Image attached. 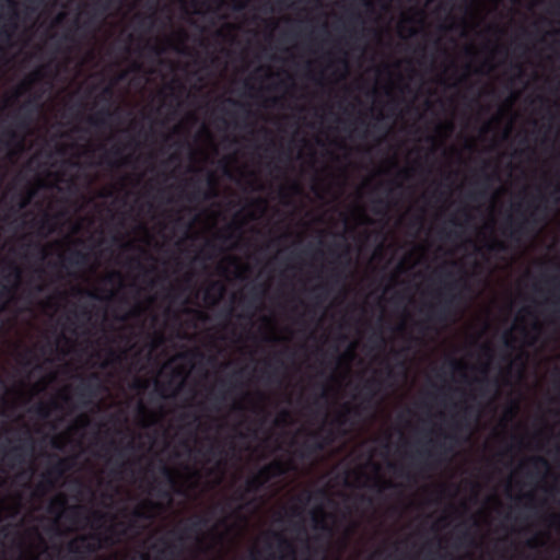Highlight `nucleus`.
Segmentation results:
<instances>
[{
	"instance_id": "49530a36",
	"label": "nucleus",
	"mask_w": 560,
	"mask_h": 560,
	"mask_svg": "<svg viewBox=\"0 0 560 560\" xmlns=\"http://www.w3.org/2000/svg\"><path fill=\"white\" fill-rule=\"evenodd\" d=\"M82 510V506L80 505H73L69 509L70 513L73 515V516H77L79 514V512Z\"/></svg>"
},
{
	"instance_id": "4c0bfd02",
	"label": "nucleus",
	"mask_w": 560,
	"mask_h": 560,
	"mask_svg": "<svg viewBox=\"0 0 560 560\" xmlns=\"http://www.w3.org/2000/svg\"><path fill=\"white\" fill-rule=\"evenodd\" d=\"M330 279L335 282V283H339L340 280H341V272L338 270V269H334L331 275H330Z\"/></svg>"
},
{
	"instance_id": "c85d7f7f",
	"label": "nucleus",
	"mask_w": 560,
	"mask_h": 560,
	"mask_svg": "<svg viewBox=\"0 0 560 560\" xmlns=\"http://www.w3.org/2000/svg\"><path fill=\"white\" fill-rule=\"evenodd\" d=\"M40 230H47L48 232L52 231L51 228V219L46 214L43 220L39 222Z\"/></svg>"
},
{
	"instance_id": "423d86ee",
	"label": "nucleus",
	"mask_w": 560,
	"mask_h": 560,
	"mask_svg": "<svg viewBox=\"0 0 560 560\" xmlns=\"http://www.w3.org/2000/svg\"><path fill=\"white\" fill-rule=\"evenodd\" d=\"M77 394L81 398L92 399L103 389L101 377L97 373H91L88 377L82 378L77 386Z\"/></svg>"
},
{
	"instance_id": "dca6fc26",
	"label": "nucleus",
	"mask_w": 560,
	"mask_h": 560,
	"mask_svg": "<svg viewBox=\"0 0 560 560\" xmlns=\"http://www.w3.org/2000/svg\"><path fill=\"white\" fill-rule=\"evenodd\" d=\"M31 103L32 101L25 102L13 117L15 126L22 130L27 129L30 126V115L27 113V108Z\"/></svg>"
},
{
	"instance_id": "de8ad7c7",
	"label": "nucleus",
	"mask_w": 560,
	"mask_h": 560,
	"mask_svg": "<svg viewBox=\"0 0 560 560\" xmlns=\"http://www.w3.org/2000/svg\"><path fill=\"white\" fill-rule=\"evenodd\" d=\"M483 196H485L483 191H477V192L469 194V198L472 200H477L479 197H483Z\"/></svg>"
},
{
	"instance_id": "37998d69",
	"label": "nucleus",
	"mask_w": 560,
	"mask_h": 560,
	"mask_svg": "<svg viewBox=\"0 0 560 560\" xmlns=\"http://www.w3.org/2000/svg\"><path fill=\"white\" fill-rule=\"evenodd\" d=\"M121 153H122V149H121L120 147H115V148H113V149H112V150L106 154V156H107L108 154H113V155H115V156H120V155H121Z\"/></svg>"
},
{
	"instance_id": "ddd939ff",
	"label": "nucleus",
	"mask_w": 560,
	"mask_h": 560,
	"mask_svg": "<svg viewBox=\"0 0 560 560\" xmlns=\"http://www.w3.org/2000/svg\"><path fill=\"white\" fill-rule=\"evenodd\" d=\"M261 468L270 479L281 477L288 471L287 464L280 459H275Z\"/></svg>"
},
{
	"instance_id": "2f4dec72",
	"label": "nucleus",
	"mask_w": 560,
	"mask_h": 560,
	"mask_svg": "<svg viewBox=\"0 0 560 560\" xmlns=\"http://www.w3.org/2000/svg\"><path fill=\"white\" fill-rule=\"evenodd\" d=\"M374 205H375V207H374V212L375 213H381V209L380 208L387 207V202L384 199H382V198H378V199L374 200Z\"/></svg>"
},
{
	"instance_id": "a19ab883",
	"label": "nucleus",
	"mask_w": 560,
	"mask_h": 560,
	"mask_svg": "<svg viewBox=\"0 0 560 560\" xmlns=\"http://www.w3.org/2000/svg\"><path fill=\"white\" fill-rule=\"evenodd\" d=\"M264 292H265L264 289L258 291V289L256 287L252 289V295L255 300H259L262 296Z\"/></svg>"
},
{
	"instance_id": "6e6552de",
	"label": "nucleus",
	"mask_w": 560,
	"mask_h": 560,
	"mask_svg": "<svg viewBox=\"0 0 560 560\" xmlns=\"http://www.w3.org/2000/svg\"><path fill=\"white\" fill-rule=\"evenodd\" d=\"M71 467L72 460L70 458H58L44 475L45 483L48 487H52L55 485L54 481L63 477Z\"/></svg>"
},
{
	"instance_id": "cd10ccee",
	"label": "nucleus",
	"mask_w": 560,
	"mask_h": 560,
	"mask_svg": "<svg viewBox=\"0 0 560 560\" xmlns=\"http://www.w3.org/2000/svg\"><path fill=\"white\" fill-rule=\"evenodd\" d=\"M530 462L535 467H544L546 469L549 467L547 459L541 456L533 457Z\"/></svg>"
},
{
	"instance_id": "6ab92c4d",
	"label": "nucleus",
	"mask_w": 560,
	"mask_h": 560,
	"mask_svg": "<svg viewBox=\"0 0 560 560\" xmlns=\"http://www.w3.org/2000/svg\"><path fill=\"white\" fill-rule=\"evenodd\" d=\"M160 472L162 477L165 479L166 483L170 486V488L175 490L178 483L175 471L167 465L163 464L160 467Z\"/></svg>"
},
{
	"instance_id": "4468645a",
	"label": "nucleus",
	"mask_w": 560,
	"mask_h": 560,
	"mask_svg": "<svg viewBox=\"0 0 560 560\" xmlns=\"http://www.w3.org/2000/svg\"><path fill=\"white\" fill-rule=\"evenodd\" d=\"M327 514L325 513L323 508H317L312 512V521L315 529H319L326 532L327 534H331V528L328 526L326 522Z\"/></svg>"
},
{
	"instance_id": "9d476101",
	"label": "nucleus",
	"mask_w": 560,
	"mask_h": 560,
	"mask_svg": "<svg viewBox=\"0 0 560 560\" xmlns=\"http://www.w3.org/2000/svg\"><path fill=\"white\" fill-rule=\"evenodd\" d=\"M271 479L262 472V468H260L255 475L250 476L245 482V492L246 493H257L265 488V486Z\"/></svg>"
},
{
	"instance_id": "20e7f679",
	"label": "nucleus",
	"mask_w": 560,
	"mask_h": 560,
	"mask_svg": "<svg viewBox=\"0 0 560 560\" xmlns=\"http://www.w3.org/2000/svg\"><path fill=\"white\" fill-rule=\"evenodd\" d=\"M336 435L331 429L314 432L311 439L303 445L304 451L308 454H315L325 450L326 446L335 442Z\"/></svg>"
},
{
	"instance_id": "f257e3e1",
	"label": "nucleus",
	"mask_w": 560,
	"mask_h": 560,
	"mask_svg": "<svg viewBox=\"0 0 560 560\" xmlns=\"http://www.w3.org/2000/svg\"><path fill=\"white\" fill-rule=\"evenodd\" d=\"M462 285H466V279L445 283V292L439 294L443 299L438 305H431L428 310L429 320L443 323L450 317L452 313V305L456 300V295L448 293Z\"/></svg>"
},
{
	"instance_id": "69168bd1",
	"label": "nucleus",
	"mask_w": 560,
	"mask_h": 560,
	"mask_svg": "<svg viewBox=\"0 0 560 560\" xmlns=\"http://www.w3.org/2000/svg\"><path fill=\"white\" fill-rule=\"evenodd\" d=\"M62 399H63L65 402H68L70 400V397L68 395H63Z\"/></svg>"
},
{
	"instance_id": "ea45409f",
	"label": "nucleus",
	"mask_w": 560,
	"mask_h": 560,
	"mask_svg": "<svg viewBox=\"0 0 560 560\" xmlns=\"http://www.w3.org/2000/svg\"><path fill=\"white\" fill-rule=\"evenodd\" d=\"M208 452L212 455H221L223 453L220 445H211L208 450Z\"/></svg>"
},
{
	"instance_id": "412c9836",
	"label": "nucleus",
	"mask_w": 560,
	"mask_h": 560,
	"mask_svg": "<svg viewBox=\"0 0 560 560\" xmlns=\"http://www.w3.org/2000/svg\"><path fill=\"white\" fill-rule=\"evenodd\" d=\"M2 135L8 138L5 142L7 147H11L12 144H16L20 149L23 147V138L20 137L15 130L8 128L3 130Z\"/></svg>"
},
{
	"instance_id": "c9c22d12",
	"label": "nucleus",
	"mask_w": 560,
	"mask_h": 560,
	"mask_svg": "<svg viewBox=\"0 0 560 560\" xmlns=\"http://www.w3.org/2000/svg\"><path fill=\"white\" fill-rule=\"evenodd\" d=\"M153 20H154L153 15H150L148 18H141V19H139V25L145 26L147 22L149 21V27H151L153 25Z\"/></svg>"
},
{
	"instance_id": "79ce46f5",
	"label": "nucleus",
	"mask_w": 560,
	"mask_h": 560,
	"mask_svg": "<svg viewBox=\"0 0 560 560\" xmlns=\"http://www.w3.org/2000/svg\"><path fill=\"white\" fill-rule=\"evenodd\" d=\"M418 456L419 457H427V458H433L434 457V453L431 452V451H425V450H421L418 452Z\"/></svg>"
},
{
	"instance_id": "4be33fe9",
	"label": "nucleus",
	"mask_w": 560,
	"mask_h": 560,
	"mask_svg": "<svg viewBox=\"0 0 560 560\" xmlns=\"http://www.w3.org/2000/svg\"><path fill=\"white\" fill-rule=\"evenodd\" d=\"M217 196V192L214 189H211L209 192L202 191L200 187H197L189 196V200H200V199H208L211 197Z\"/></svg>"
},
{
	"instance_id": "4d7b16f0",
	"label": "nucleus",
	"mask_w": 560,
	"mask_h": 560,
	"mask_svg": "<svg viewBox=\"0 0 560 560\" xmlns=\"http://www.w3.org/2000/svg\"><path fill=\"white\" fill-rule=\"evenodd\" d=\"M103 95H104V96H107V97L112 96V89H110V88H106V89H104V91H103Z\"/></svg>"
},
{
	"instance_id": "f03ea898",
	"label": "nucleus",
	"mask_w": 560,
	"mask_h": 560,
	"mask_svg": "<svg viewBox=\"0 0 560 560\" xmlns=\"http://www.w3.org/2000/svg\"><path fill=\"white\" fill-rule=\"evenodd\" d=\"M90 539L101 541L98 535L79 536L67 544V553L72 557V560H83L91 553L95 552L100 546L92 544Z\"/></svg>"
},
{
	"instance_id": "6e6d98bb",
	"label": "nucleus",
	"mask_w": 560,
	"mask_h": 560,
	"mask_svg": "<svg viewBox=\"0 0 560 560\" xmlns=\"http://www.w3.org/2000/svg\"><path fill=\"white\" fill-rule=\"evenodd\" d=\"M452 429H453L454 431H456V432H457V431H459V430H460V423H459L458 421H454V422L452 423Z\"/></svg>"
},
{
	"instance_id": "393cba45",
	"label": "nucleus",
	"mask_w": 560,
	"mask_h": 560,
	"mask_svg": "<svg viewBox=\"0 0 560 560\" xmlns=\"http://www.w3.org/2000/svg\"><path fill=\"white\" fill-rule=\"evenodd\" d=\"M35 412L43 419L48 418L50 415V409L46 404H38L35 408Z\"/></svg>"
},
{
	"instance_id": "58836bf2",
	"label": "nucleus",
	"mask_w": 560,
	"mask_h": 560,
	"mask_svg": "<svg viewBox=\"0 0 560 560\" xmlns=\"http://www.w3.org/2000/svg\"><path fill=\"white\" fill-rule=\"evenodd\" d=\"M302 512H303V509L300 506H292L290 509V514H291V516H294V517L302 516Z\"/></svg>"
},
{
	"instance_id": "0eeeda50",
	"label": "nucleus",
	"mask_w": 560,
	"mask_h": 560,
	"mask_svg": "<svg viewBox=\"0 0 560 560\" xmlns=\"http://www.w3.org/2000/svg\"><path fill=\"white\" fill-rule=\"evenodd\" d=\"M34 451V441L28 435L22 443L14 445L8 453L7 458L12 463L23 464L26 457Z\"/></svg>"
},
{
	"instance_id": "7c9ffc66",
	"label": "nucleus",
	"mask_w": 560,
	"mask_h": 560,
	"mask_svg": "<svg viewBox=\"0 0 560 560\" xmlns=\"http://www.w3.org/2000/svg\"><path fill=\"white\" fill-rule=\"evenodd\" d=\"M9 268L11 270V275L14 277L16 281L21 279V269L13 262L9 264Z\"/></svg>"
},
{
	"instance_id": "3c124183",
	"label": "nucleus",
	"mask_w": 560,
	"mask_h": 560,
	"mask_svg": "<svg viewBox=\"0 0 560 560\" xmlns=\"http://www.w3.org/2000/svg\"><path fill=\"white\" fill-rule=\"evenodd\" d=\"M493 179V176L486 174L483 178V184L486 187H489L490 182Z\"/></svg>"
},
{
	"instance_id": "b1692460",
	"label": "nucleus",
	"mask_w": 560,
	"mask_h": 560,
	"mask_svg": "<svg viewBox=\"0 0 560 560\" xmlns=\"http://www.w3.org/2000/svg\"><path fill=\"white\" fill-rule=\"evenodd\" d=\"M66 505H67L66 498L63 495H59L51 502V504L49 506V512H57V511L63 510V509H66Z\"/></svg>"
},
{
	"instance_id": "f704fd0d",
	"label": "nucleus",
	"mask_w": 560,
	"mask_h": 560,
	"mask_svg": "<svg viewBox=\"0 0 560 560\" xmlns=\"http://www.w3.org/2000/svg\"><path fill=\"white\" fill-rule=\"evenodd\" d=\"M121 276L119 272H112L105 278V281L108 283H114L116 280H120Z\"/></svg>"
},
{
	"instance_id": "473e14b6",
	"label": "nucleus",
	"mask_w": 560,
	"mask_h": 560,
	"mask_svg": "<svg viewBox=\"0 0 560 560\" xmlns=\"http://www.w3.org/2000/svg\"><path fill=\"white\" fill-rule=\"evenodd\" d=\"M289 417H290L289 411L283 410V411L279 415V417L277 418L276 423H277V424H284V423H287V421H288Z\"/></svg>"
},
{
	"instance_id": "bf43d9fd",
	"label": "nucleus",
	"mask_w": 560,
	"mask_h": 560,
	"mask_svg": "<svg viewBox=\"0 0 560 560\" xmlns=\"http://www.w3.org/2000/svg\"><path fill=\"white\" fill-rule=\"evenodd\" d=\"M187 312H194L198 315L199 318H203L205 317V314L202 312H199V311H195V310H187Z\"/></svg>"
},
{
	"instance_id": "864d4df0",
	"label": "nucleus",
	"mask_w": 560,
	"mask_h": 560,
	"mask_svg": "<svg viewBox=\"0 0 560 560\" xmlns=\"http://www.w3.org/2000/svg\"><path fill=\"white\" fill-rule=\"evenodd\" d=\"M208 183H209V186H210L211 188H213V187H214V185H215V179H214V177H213V175H212V174H210V175H209Z\"/></svg>"
},
{
	"instance_id": "5fc2aeb1",
	"label": "nucleus",
	"mask_w": 560,
	"mask_h": 560,
	"mask_svg": "<svg viewBox=\"0 0 560 560\" xmlns=\"http://www.w3.org/2000/svg\"><path fill=\"white\" fill-rule=\"evenodd\" d=\"M211 288H213V289L217 288L220 293H222L223 289H224L223 285L218 282L212 283Z\"/></svg>"
},
{
	"instance_id": "f3484780",
	"label": "nucleus",
	"mask_w": 560,
	"mask_h": 560,
	"mask_svg": "<svg viewBox=\"0 0 560 560\" xmlns=\"http://www.w3.org/2000/svg\"><path fill=\"white\" fill-rule=\"evenodd\" d=\"M113 116V113L108 107L100 109L96 115L89 118V124L102 128L107 126V119Z\"/></svg>"
},
{
	"instance_id": "aec40b11",
	"label": "nucleus",
	"mask_w": 560,
	"mask_h": 560,
	"mask_svg": "<svg viewBox=\"0 0 560 560\" xmlns=\"http://www.w3.org/2000/svg\"><path fill=\"white\" fill-rule=\"evenodd\" d=\"M380 382L376 378L368 380L363 385V393L366 400H372L376 395V388L378 387Z\"/></svg>"
},
{
	"instance_id": "2eb2a0df",
	"label": "nucleus",
	"mask_w": 560,
	"mask_h": 560,
	"mask_svg": "<svg viewBox=\"0 0 560 560\" xmlns=\"http://www.w3.org/2000/svg\"><path fill=\"white\" fill-rule=\"evenodd\" d=\"M89 260H90L89 254H86L82 250H79V249L71 250L70 254L67 257H65V261H67L71 266H75V267L85 266V265H88Z\"/></svg>"
},
{
	"instance_id": "5701e85b",
	"label": "nucleus",
	"mask_w": 560,
	"mask_h": 560,
	"mask_svg": "<svg viewBox=\"0 0 560 560\" xmlns=\"http://www.w3.org/2000/svg\"><path fill=\"white\" fill-rule=\"evenodd\" d=\"M326 493L324 490H318L315 495H313L311 492H305L296 498L298 501H300L303 505L307 504L312 499L317 497H325Z\"/></svg>"
},
{
	"instance_id": "09e8293b",
	"label": "nucleus",
	"mask_w": 560,
	"mask_h": 560,
	"mask_svg": "<svg viewBox=\"0 0 560 560\" xmlns=\"http://www.w3.org/2000/svg\"><path fill=\"white\" fill-rule=\"evenodd\" d=\"M560 194V185H557L551 194V196L553 197L555 201L558 202L559 201V198L558 197H555L556 195Z\"/></svg>"
},
{
	"instance_id": "9b49d317",
	"label": "nucleus",
	"mask_w": 560,
	"mask_h": 560,
	"mask_svg": "<svg viewBox=\"0 0 560 560\" xmlns=\"http://www.w3.org/2000/svg\"><path fill=\"white\" fill-rule=\"evenodd\" d=\"M272 537L277 539L280 560H295L294 545L280 533H272Z\"/></svg>"
},
{
	"instance_id": "7ed1b4c3",
	"label": "nucleus",
	"mask_w": 560,
	"mask_h": 560,
	"mask_svg": "<svg viewBox=\"0 0 560 560\" xmlns=\"http://www.w3.org/2000/svg\"><path fill=\"white\" fill-rule=\"evenodd\" d=\"M541 207L540 205L534 206L533 211L529 213L528 217L522 215V220H511L509 222L510 226V233L509 236L513 240L518 242L522 236L528 234L532 232L537 223H539V220L537 219V214L540 212Z\"/></svg>"
},
{
	"instance_id": "0e129e2a",
	"label": "nucleus",
	"mask_w": 560,
	"mask_h": 560,
	"mask_svg": "<svg viewBox=\"0 0 560 560\" xmlns=\"http://www.w3.org/2000/svg\"><path fill=\"white\" fill-rule=\"evenodd\" d=\"M36 247L39 248L40 253H42V258H44L46 256V253L44 252V247L39 246V245H36Z\"/></svg>"
},
{
	"instance_id": "a211bd4d",
	"label": "nucleus",
	"mask_w": 560,
	"mask_h": 560,
	"mask_svg": "<svg viewBox=\"0 0 560 560\" xmlns=\"http://www.w3.org/2000/svg\"><path fill=\"white\" fill-rule=\"evenodd\" d=\"M42 78V72L40 71H35L34 73H32V75L25 80L24 82H22L19 88L16 89L15 93H14V101H16L21 95L25 94L26 92H28L31 90V85L38 81L39 79Z\"/></svg>"
},
{
	"instance_id": "e433bc0d",
	"label": "nucleus",
	"mask_w": 560,
	"mask_h": 560,
	"mask_svg": "<svg viewBox=\"0 0 560 560\" xmlns=\"http://www.w3.org/2000/svg\"><path fill=\"white\" fill-rule=\"evenodd\" d=\"M504 346L509 349H513L514 346H513V339L511 337V334L508 331L505 335H504Z\"/></svg>"
},
{
	"instance_id": "a18cd8bd",
	"label": "nucleus",
	"mask_w": 560,
	"mask_h": 560,
	"mask_svg": "<svg viewBox=\"0 0 560 560\" xmlns=\"http://www.w3.org/2000/svg\"><path fill=\"white\" fill-rule=\"evenodd\" d=\"M33 192H30L25 198H23V200L21 201L20 203V207L21 208H24L28 205V202L31 201V198L33 197Z\"/></svg>"
},
{
	"instance_id": "72a5a7b5",
	"label": "nucleus",
	"mask_w": 560,
	"mask_h": 560,
	"mask_svg": "<svg viewBox=\"0 0 560 560\" xmlns=\"http://www.w3.org/2000/svg\"><path fill=\"white\" fill-rule=\"evenodd\" d=\"M450 366L452 368L453 371H462L465 368L462 362H459L455 359H452L450 361Z\"/></svg>"
},
{
	"instance_id": "052dcab7",
	"label": "nucleus",
	"mask_w": 560,
	"mask_h": 560,
	"mask_svg": "<svg viewBox=\"0 0 560 560\" xmlns=\"http://www.w3.org/2000/svg\"><path fill=\"white\" fill-rule=\"evenodd\" d=\"M131 315H132V316H138V315H140V308H139V307H137V308L132 310Z\"/></svg>"
},
{
	"instance_id": "774afa93",
	"label": "nucleus",
	"mask_w": 560,
	"mask_h": 560,
	"mask_svg": "<svg viewBox=\"0 0 560 560\" xmlns=\"http://www.w3.org/2000/svg\"><path fill=\"white\" fill-rule=\"evenodd\" d=\"M51 407H52L54 409H58V408H59V405H58L57 402L52 401V402H51Z\"/></svg>"
},
{
	"instance_id": "338daca9",
	"label": "nucleus",
	"mask_w": 560,
	"mask_h": 560,
	"mask_svg": "<svg viewBox=\"0 0 560 560\" xmlns=\"http://www.w3.org/2000/svg\"><path fill=\"white\" fill-rule=\"evenodd\" d=\"M445 440H454V436L452 434L444 435Z\"/></svg>"
},
{
	"instance_id": "f8f14e48",
	"label": "nucleus",
	"mask_w": 560,
	"mask_h": 560,
	"mask_svg": "<svg viewBox=\"0 0 560 560\" xmlns=\"http://www.w3.org/2000/svg\"><path fill=\"white\" fill-rule=\"evenodd\" d=\"M163 542L164 548L159 550V555L155 560H175L183 552L180 545L168 541L165 537L160 539Z\"/></svg>"
},
{
	"instance_id": "e2e57ef3",
	"label": "nucleus",
	"mask_w": 560,
	"mask_h": 560,
	"mask_svg": "<svg viewBox=\"0 0 560 560\" xmlns=\"http://www.w3.org/2000/svg\"><path fill=\"white\" fill-rule=\"evenodd\" d=\"M233 235L232 234H229V235H221L220 237L223 240V241H228L232 237Z\"/></svg>"
},
{
	"instance_id": "1a4fd4ad",
	"label": "nucleus",
	"mask_w": 560,
	"mask_h": 560,
	"mask_svg": "<svg viewBox=\"0 0 560 560\" xmlns=\"http://www.w3.org/2000/svg\"><path fill=\"white\" fill-rule=\"evenodd\" d=\"M10 8L9 23L0 27V42L9 43L12 38L13 32L18 27L19 13L16 11V2L14 0H7Z\"/></svg>"
},
{
	"instance_id": "c756f323",
	"label": "nucleus",
	"mask_w": 560,
	"mask_h": 560,
	"mask_svg": "<svg viewBox=\"0 0 560 560\" xmlns=\"http://www.w3.org/2000/svg\"><path fill=\"white\" fill-rule=\"evenodd\" d=\"M351 411L350 408H347L345 412L339 413L335 421L338 425H343L347 423V415Z\"/></svg>"
},
{
	"instance_id": "680f3d73",
	"label": "nucleus",
	"mask_w": 560,
	"mask_h": 560,
	"mask_svg": "<svg viewBox=\"0 0 560 560\" xmlns=\"http://www.w3.org/2000/svg\"><path fill=\"white\" fill-rule=\"evenodd\" d=\"M559 518H560V516L555 515V514L550 515V517H549V520H550L551 522H555V521H557V520H559Z\"/></svg>"
},
{
	"instance_id": "a878e982",
	"label": "nucleus",
	"mask_w": 560,
	"mask_h": 560,
	"mask_svg": "<svg viewBox=\"0 0 560 560\" xmlns=\"http://www.w3.org/2000/svg\"><path fill=\"white\" fill-rule=\"evenodd\" d=\"M132 516L136 520H150L151 518V514L145 512L142 506L141 508H136L132 511Z\"/></svg>"
},
{
	"instance_id": "bb28decb",
	"label": "nucleus",
	"mask_w": 560,
	"mask_h": 560,
	"mask_svg": "<svg viewBox=\"0 0 560 560\" xmlns=\"http://www.w3.org/2000/svg\"><path fill=\"white\" fill-rule=\"evenodd\" d=\"M489 252H503L505 250V245L503 242L500 241H493L488 246Z\"/></svg>"
},
{
	"instance_id": "8fccbe9b",
	"label": "nucleus",
	"mask_w": 560,
	"mask_h": 560,
	"mask_svg": "<svg viewBox=\"0 0 560 560\" xmlns=\"http://www.w3.org/2000/svg\"><path fill=\"white\" fill-rule=\"evenodd\" d=\"M483 353H485V355H487L488 358H491V357H492V349H491L489 346H485V347H483Z\"/></svg>"
},
{
	"instance_id": "13d9d810",
	"label": "nucleus",
	"mask_w": 560,
	"mask_h": 560,
	"mask_svg": "<svg viewBox=\"0 0 560 560\" xmlns=\"http://www.w3.org/2000/svg\"><path fill=\"white\" fill-rule=\"evenodd\" d=\"M434 446L439 447L440 450L448 451V450L444 446V443L435 442V443H434Z\"/></svg>"
},
{
	"instance_id": "39448f33",
	"label": "nucleus",
	"mask_w": 560,
	"mask_h": 560,
	"mask_svg": "<svg viewBox=\"0 0 560 560\" xmlns=\"http://www.w3.org/2000/svg\"><path fill=\"white\" fill-rule=\"evenodd\" d=\"M209 522L210 520L207 516L197 515L183 527L171 530L170 535L174 536L178 541H183L191 536H196L198 538L200 532L209 524Z\"/></svg>"
},
{
	"instance_id": "603ef678",
	"label": "nucleus",
	"mask_w": 560,
	"mask_h": 560,
	"mask_svg": "<svg viewBox=\"0 0 560 560\" xmlns=\"http://www.w3.org/2000/svg\"><path fill=\"white\" fill-rule=\"evenodd\" d=\"M294 529L299 533H302V532L305 533V528L301 523L295 524Z\"/></svg>"
},
{
	"instance_id": "c03bdc74",
	"label": "nucleus",
	"mask_w": 560,
	"mask_h": 560,
	"mask_svg": "<svg viewBox=\"0 0 560 560\" xmlns=\"http://www.w3.org/2000/svg\"><path fill=\"white\" fill-rule=\"evenodd\" d=\"M149 48H150V51L156 56H160L164 51L161 47H159L156 45L150 46Z\"/></svg>"
}]
</instances>
